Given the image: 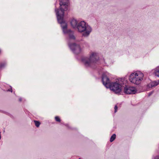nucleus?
Wrapping results in <instances>:
<instances>
[{"mask_svg":"<svg viewBox=\"0 0 159 159\" xmlns=\"http://www.w3.org/2000/svg\"><path fill=\"white\" fill-rule=\"evenodd\" d=\"M109 74L106 72L102 75V81L103 84L107 88H109L115 93L118 94L121 91L122 87L125 83L126 81L124 79L119 78L114 82L111 83L108 76Z\"/></svg>","mask_w":159,"mask_h":159,"instance_id":"f257e3e1","label":"nucleus"},{"mask_svg":"<svg viewBox=\"0 0 159 159\" xmlns=\"http://www.w3.org/2000/svg\"><path fill=\"white\" fill-rule=\"evenodd\" d=\"M59 2L60 9H55V12L58 21L61 24L62 31L65 33L72 34V32L70 31H66L67 24L63 19L64 11H67L69 8V0H59Z\"/></svg>","mask_w":159,"mask_h":159,"instance_id":"f03ea898","label":"nucleus"},{"mask_svg":"<svg viewBox=\"0 0 159 159\" xmlns=\"http://www.w3.org/2000/svg\"><path fill=\"white\" fill-rule=\"evenodd\" d=\"M99 60L98 53L95 52H90L89 57H83L82 61L87 67H93L98 62Z\"/></svg>","mask_w":159,"mask_h":159,"instance_id":"7ed1b4c3","label":"nucleus"},{"mask_svg":"<svg viewBox=\"0 0 159 159\" xmlns=\"http://www.w3.org/2000/svg\"><path fill=\"white\" fill-rule=\"evenodd\" d=\"M77 31L82 34L83 37H87L92 32V28L87 23L84 21H81L78 26Z\"/></svg>","mask_w":159,"mask_h":159,"instance_id":"20e7f679","label":"nucleus"},{"mask_svg":"<svg viewBox=\"0 0 159 159\" xmlns=\"http://www.w3.org/2000/svg\"><path fill=\"white\" fill-rule=\"evenodd\" d=\"M66 31H70L72 32V33H65L63 31V33L65 34L68 35L69 36V39L68 40V45L72 51V52L75 54H78L80 53L82 51V48L79 44H76L75 43L71 44L70 43V42L71 40H74L75 39V37L74 35V32L70 30H68L66 27Z\"/></svg>","mask_w":159,"mask_h":159,"instance_id":"39448f33","label":"nucleus"},{"mask_svg":"<svg viewBox=\"0 0 159 159\" xmlns=\"http://www.w3.org/2000/svg\"><path fill=\"white\" fill-rule=\"evenodd\" d=\"M143 76L144 75L142 72L137 71L130 74L129 80L133 84H139L143 80Z\"/></svg>","mask_w":159,"mask_h":159,"instance_id":"423d86ee","label":"nucleus"},{"mask_svg":"<svg viewBox=\"0 0 159 159\" xmlns=\"http://www.w3.org/2000/svg\"><path fill=\"white\" fill-rule=\"evenodd\" d=\"M124 91L127 94H134L136 92L137 90L133 87L126 86L125 88Z\"/></svg>","mask_w":159,"mask_h":159,"instance_id":"0eeeda50","label":"nucleus"},{"mask_svg":"<svg viewBox=\"0 0 159 159\" xmlns=\"http://www.w3.org/2000/svg\"><path fill=\"white\" fill-rule=\"evenodd\" d=\"M70 23L71 27L74 29H76L77 31L78 27L80 23V21L79 22L77 19L73 18L70 20Z\"/></svg>","mask_w":159,"mask_h":159,"instance_id":"6e6552de","label":"nucleus"},{"mask_svg":"<svg viewBox=\"0 0 159 159\" xmlns=\"http://www.w3.org/2000/svg\"><path fill=\"white\" fill-rule=\"evenodd\" d=\"M152 71L155 76L159 77V66L153 69Z\"/></svg>","mask_w":159,"mask_h":159,"instance_id":"1a4fd4ad","label":"nucleus"},{"mask_svg":"<svg viewBox=\"0 0 159 159\" xmlns=\"http://www.w3.org/2000/svg\"><path fill=\"white\" fill-rule=\"evenodd\" d=\"M159 84V80L154 81L150 83L148 85L149 87H155Z\"/></svg>","mask_w":159,"mask_h":159,"instance_id":"9d476101","label":"nucleus"},{"mask_svg":"<svg viewBox=\"0 0 159 159\" xmlns=\"http://www.w3.org/2000/svg\"><path fill=\"white\" fill-rule=\"evenodd\" d=\"M7 66V63L5 62H1L0 64V69H1L4 68Z\"/></svg>","mask_w":159,"mask_h":159,"instance_id":"9b49d317","label":"nucleus"},{"mask_svg":"<svg viewBox=\"0 0 159 159\" xmlns=\"http://www.w3.org/2000/svg\"><path fill=\"white\" fill-rule=\"evenodd\" d=\"M116 137V135L115 134H113L111 137L110 139V141L111 142H113L115 139Z\"/></svg>","mask_w":159,"mask_h":159,"instance_id":"f8f14e48","label":"nucleus"},{"mask_svg":"<svg viewBox=\"0 0 159 159\" xmlns=\"http://www.w3.org/2000/svg\"><path fill=\"white\" fill-rule=\"evenodd\" d=\"M34 122L35 123V125L37 127H39V126L40 125V123L39 122L36 120L34 121Z\"/></svg>","mask_w":159,"mask_h":159,"instance_id":"ddd939ff","label":"nucleus"},{"mask_svg":"<svg viewBox=\"0 0 159 159\" xmlns=\"http://www.w3.org/2000/svg\"><path fill=\"white\" fill-rule=\"evenodd\" d=\"M100 62L103 65H106L107 64L105 63V60L104 59H102L100 60Z\"/></svg>","mask_w":159,"mask_h":159,"instance_id":"4468645a","label":"nucleus"},{"mask_svg":"<svg viewBox=\"0 0 159 159\" xmlns=\"http://www.w3.org/2000/svg\"><path fill=\"white\" fill-rule=\"evenodd\" d=\"M55 119L56 121L59 122H60V119L59 117L57 116H56L55 117Z\"/></svg>","mask_w":159,"mask_h":159,"instance_id":"2eb2a0df","label":"nucleus"},{"mask_svg":"<svg viewBox=\"0 0 159 159\" xmlns=\"http://www.w3.org/2000/svg\"><path fill=\"white\" fill-rule=\"evenodd\" d=\"M117 106L116 105L114 107V109H115L114 112L115 113L116 112V111H117Z\"/></svg>","mask_w":159,"mask_h":159,"instance_id":"dca6fc26","label":"nucleus"},{"mask_svg":"<svg viewBox=\"0 0 159 159\" xmlns=\"http://www.w3.org/2000/svg\"><path fill=\"white\" fill-rule=\"evenodd\" d=\"M154 159H159V156H157L155 157Z\"/></svg>","mask_w":159,"mask_h":159,"instance_id":"f3484780","label":"nucleus"},{"mask_svg":"<svg viewBox=\"0 0 159 159\" xmlns=\"http://www.w3.org/2000/svg\"><path fill=\"white\" fill-rule=\"evenodd\" d=\"M8 91H10L11 92H12V87H11V89H8Z\"/></svg>","mask_w":159,"mask_h":159,"instance_id":"a211bd4d","label":"nucleus"},{"mask_svg":"<svg viewBox=\"0 0 159 159\" xmlns=\"http://www.w3.org/2000/svg\"><path fill=\"white\" fill-rule=\"evenodd\" d=\"M21 100H22V99H21V98H20L19 99V101L20 102H21Z\"/></svg>","mask_w":159,"mask_h":159,"instance_id":"6ab92c4d","label":"nucleus"},{"mask_svg":"<svg viewBox=\"0 0 159 159\" xmlns=\"http://www.w3.org/2000/svg\"><path fill=\"white\" fill-rule=\"evenodd\" d=\"M152 92H151V93H149V96H150V95L152 94Z\"/></svg>","mask_w":159,"mask_h":159,"instance_id":"aec40b11","label":"nucleus"},{"mask_svg":"<svg viewBox=\"0 0 159 159\" xmlns=\"http://www.w3.org/2000/svg\"><path fill=\"white\" fill-rule=\"evenodd\" d=\"M1 139V132H0V139Z\"/></svg>","mask_w":159,"mask_h":159,"instance_id":"412c9836","label":"nucleus"},{"mask_svg":"<svg viewBox=\"0 0 159 159\" xmlns=\"http://www.w3.org/2000/svg\"><path fill=\"white\" fill-rule=\"evenodd\" d=\"M78 159H81V158H79Z\"/></svg>","mask_w":159,"mask_h":159,"instance_id":"4be33fe9","label":"nucleus"}]
</instances>
